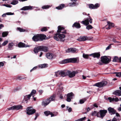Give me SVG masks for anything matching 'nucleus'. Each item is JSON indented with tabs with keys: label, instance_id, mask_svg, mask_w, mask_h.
I'll use <instances>...</instances> for the list:
<instances>
[{
	"label": "nucleus",
	"instance_id": "nucleus-48",
	"mask_svg": "<svg viewBox=\"0 0 121 121\" xmlns=\"http://www.w3.org/2000/svg\"><path fill=\"white\" fill-rule=\"evenodd\" d=\"M66 107L69 112H71L72 111V109L71 108H69L68 106H66Z\"/></svg>",
	"mask_w": 121,
	"mask_h": 121
},
{
	"label": "nucleus",
	"instance_id": "nucleus-45",
	"mask_svg": "<svg viewBox=\"0 0 121 121\" xmlns=\"http://www.w3.org/2000/svg\"><path fill=\"white\" fill-rule=\"evenodd\" d=\"M17 29L20 32H24L26 31V30L20 27H17Z\"/></svg>",
	"mask_w": 121,
	"mask_h": 121
},
{
	"label": "nucleus",
	"instance_id": "nucleus-17",
	"mask_svg": "<svg viewBox=\"0 0 121 121\" xmlns=\"http://www.w3.org/2000/svg\"><path fill=\"white\" fill-rule=\"evenodd\" d=\"M50 103L49 101L47 99H46L43 101L41 104L42 106L45 107Z\"/></svg>",
	"mask_w": 121,
	"mask_h": 121
},
{
	"label": "nucleus",
	"instance_id": "nucleus-46",
	"mask_svg": "<svg viewBox=\"0 0 121 121\" xmlns=\"http://www.w3.org/2000/svg\"><path fill=\"white\" fill-rule=\"evenodd\" d=\"M114 73H116V76L119 77H121V72H115Z\"/></svg>",
	"mask_w": 121,
	"mask_h": 121
},
{
	"label": "nucleus",
	"instance_id": "nucleus-49",
	"mask_svg": "<svg viewBox=\"0 0 121 121\" xmlns=\"http://www.w3.org/2000/svg\"><path fill=\"white\" fill-rule=\"evenodd\" d=\"M8 110H15V107L14 106L12 107L7 108V109Z\"/></svg>",
	"mask_w": 121,
	"mask_h": 121
},
{
	"label": "nucleus",
	"instance_id": "nucleus-23",
	"mask_svg": "<svg viewBox=\"0 0 121 121\" xmlns=\"http://www.w3.org/2000/svg\"><path fill=\"white\" fill-rule=\"evenodd\" d=\"M72 27H75L77 28H79L81 27V26L79 23L76 22L73 24Z\"/></svg>",
	"mask_w": 121,
	"mask_h": 121
},
{
	"label": "nucleus",
	"instance_id": "nucleus-21",
	"mask_svg": "<svg viewBox=\"0 0 121 121\" xmlns=\"http://www.w3.org/2000/svg\"><path fill=\"white\" fill-rule=\"evenodd\" d=\"M41 51H42L44 52H47L48 51V48L47 47L44 46H41Z\"/></svg>",
	"mask_w": 121,
	"mask_h": 121
},
{
	"label": "nucleus",
	"instance_id": "nucleus-8",
	"mask_svg": "<svg viewBox=\"0 0 121 121\" xmlns=\"http://www.w3.org/2000/svg\"><path fill=\"white\" fill-rule=\"evenodd\" d=\"M101 60L103 63L105 64L108 63L110 61L109 58L105 56L101 57Z\"/></svg>",
	"mask_w": 121,
	"mask_h": 121
},
{
	"label": "nucleus",
	"instance_id": "nucleus-61",
	"mask_svg": "<svg viewBox=\"0 0 121 121\" xmlns=\"http://www.w3.org/2000/svg\"><path fill=\"white\" fill-rule=\"evenodd\" d=\"M112 41H113V42H114L115 43L118 42L116 41V39L114 38H113V39L112 40Z\"/></svg>",
	"mask_w": 121,
	"mask_h": 121
},
{
	"label": "nucleus",
	"instance_id": "nucleus-6",
	"mask_svg": "<svg viewBox=\"0 0 121 121\" xmlns=\"http://www.w3.org/2000/svg\"><path fill=\"white\" fill-rule=\"evenodd\" d=\"M107 83V82L106 81H104L95 83L94 85L93 86H97L99 87H101L105 86Z\"/></svg>",
	"mask_w": 121,
	"mask_h": 121
},
{
	"label": "nucleus",
	"instance_id": "nucleus-30",
	"mask_svg": "<svg viewBox=\"0 0 121 121\" xmlns=\"http://www.w3.org/2000/svg\"><path fill=\"white\" fill-rule=\"evenodd\" d=\"M87 37L84 36L82 37H80L79 40L80 41H84L87 40Z\"/></svg>",
	"mask_w": 121,
	"mask_h": 121
},
{
	"label": "nucleus",
	"instance_id": "nucleus-33",
	"mask_svg": "<svg viewBox=\"0 0 121 121\" xmlns=\"http://www.w3.org/2000/svg\"><path fill=\"white\" fill-rule=\"evenodd\" d=\"M47 64H44L40 65H39V67L41 68H43L47 67Z\"/></svg>",
	"mask_w": 121,
	"mask_h": 121
},
{
	"label": "nucleus",
	"instance_id": "nucleus-63",
	"mask_svg": "<svg viewBox=\"0 0 121 121\" xmlns=\"http://www.w3.org/2000/svg\"><path fill=\"white\" fill-rule=\"evenodd\" d=\"M5 6L7 7L11 8L12 7V6L11 5L7 4H6Z\"/></svg>",
	"mask_w": 121,
	"mask_h": 121
},
{
	"label": "nucleus",
	"instance_id": "nucleus-57",
	"mask_svg": "<svg viewBox=\"0 0 121 121\" xmlns=\"http://www.w3.org/2000/svg\"><path fill=\"white\" fill-rule=\"evenodd\" d=\"M113 101L115 102H117L119 101V99L117 97H116L115 98H113Z\"/></svg>",
	"mask_w": 121,
	"mask_h": 121
},
{
	"label": "nucleus",
	"instance_id": "nucleus-56",
	"mask_svg": "<svg viewBox=\"0 0 121 121\" xmlns=\"http://www.w3.org/2000/svg\"><path fill=\"white\" fill-rule=\"evenodd\" d=\"M108 99L109 100L110 102H112V101H113V98H111L109 97L108 98Z\"/></svg>",
	"mask_w": 121,
	"mask_h": 121
},
{
	"label": "nucleus",
	"instance_id": "nucleus-26",
	"mask_svg": "<svg viewBox=\"0 0 121 121\" xmlns=\"http://www.w3.org/2000/svg\"><path fill=\"white\" fill-rule=\"evenodd\" d=\"M78 4L75 2H73L72 3H70L68 4V6L70 7H73L78 5Z\"/></svg>",
	"mask_w": 121,
	"mask_h": 121
},
{
	"label": "nucleus",
	"instance_id": "nucleus-42",
	"mask_svg": "<svg viewBox=\"0 0 121 121\" xmlns=\"http://www.w3.org/2000/svg\"><path fill=\"white\" fill-rule=\"evenodd\" d=\"M51 112L49 111H47L44 112V113L46 116H48L49 114L51 115Z\"/></svg>",
	"mask_w": 121,
	"mask_h": 121
},
{
	"label": "nucleus",
	"instance_id": "nucleus-44",
	"mask_svg": "<svg viewBox=\"0 0 121 121\" xmlns=\"http://www.w3.org/2000/svg\"><path fill=\"white\" fill-rule=\"evenodd\" d=\"M89 24L87 25V26L86 27V29H87L89 30L90 29H92L93 27L92 26L90 25ZM87 26V25H86Z\"/></svg>",
	"mask_w": 121,
	"mask_h": 121
},
{
	"label": "nucleus",
	"instance_id": "nucleus-40",
	"mask_svg": "<svg viewBox=\"0 0 121 121\" xmlns=\"http://www.w3.org/2000/svg\"><path fill=\"white\" fill-rule=\"evenodd\" d=\"M54 74H55V77H56L60 76V71L55 72Z\"/></svg>",
	"mask_w": 121,
	"mask_h": 121
},
{
	"label": "nucleus",
	"instance_id": "nucleus-35",
	"mask_svg": "<svg viewBox=\"0 0 121 121\" xmlns=\"http://www.w3.org/2000/svg\"><path fill=\"white\" fill-rule=\"evenodd\" d=\"M119 60V58L117 56H115L113 58L112 61L114 62H117Z\"/></svg>",
	"mask_w": 121,
	"mask_h": 121
},
{
	"label": "nucleus",
	"instance_id": "nucleus-24",
	"mask_svg": "<svg viewBox=\"0 0 121 121\" xmlns=\"http://www.w3.org/2000/svg\"><path fill=\"white\" fill-rule=\"evenodd\" d=\"M41 46L37 47L35 48L34 49V51L35 53H38L39 51H41Z\"/></svg>",
	"mask_w": 121,
	"mask_h": 121
},
{
	"label": "nucleus",
	"instance_id": "nucleus-58",
	"mask_svg": "<svg viewBox=\"0 0 121 121\" xmlns=\"http://www.w3.org/2000/svg\"><path fill=\"white\" fill-rule=\"evenodd\" d=\"M50 77L51 78H55V74H51L50 75Z\"/></svg>",
	"mask_w": 121,
	"mask_h": 121
},
{
	"label": "nucleus",
	"instance_id": "nucleus-20",
	"mask_svg": "<svg viewBox=\"0 0 121 121\" xmlns=\"http://www.w3.org/2000/svg\"><path fill=\"white\" fill-rule=\"evenodd\" d=\"M108 110L110 113H111V114H115L116 112V111L113 108L111 107H109L108 109Z\"/></svg>",
	"mask_w": 121,
	"mask_h": 121
},
{
	"label": "nucleus",
	"instance_id": "nucleus-37",
	"mask_svg": "<svg viewBox=\"0 0 121 121\" xmlns=\"http://www.w3.org/2000/svg\"><path fill=\"white\" fill-rule=\"evenodd\" d=\"M58 91H62L63 88L62 86V84L61 83H60V85H58Z\"/></svg>",
	"mask_w": 121,
	"mask_h": 121
},
{
	"label": "nucleus",
	"instance_id": "nucleus-15",
	"mask_svg": "<svg viewBox=\"0 0 121 121\" xmlns=\"http://www.w3.org/2000/svg\"><path fill=\"white\" fill-rule=\"evenodd\" d=\"M77 49L75 48H71L65 50L66 52L75 53L76 52Z\"/></svg>",
	"mask_w": 121,
	"mask_h": 121
},
{
	"label": "nucleus",
	"instance_id": "nucleus-5",
	"mask_svg": "<svg viewBox=\"0 0 121 121\" xmlns=\"http://www.w3.org/2000/svg\"><path fill=\"white\" fill-rule=\"evenodd\" d=\"M107 112V110H100L99 112L97 113V117L102 118L106 115Z\"/></svg>",
	"mask_w": 121,
	"mask_h": 121
},
{
	"label": "nucleus",
	"instance_id": "nucleus-64",
	"mask_svg": "<svg viewBox=\"0 0 121 121\" xmlns=\"http://www.w3.org/2000/svg\"><path fill=\"white\" fill-rule=\"evenodd\" d=\"M4 27V26L2 24H0V29H1L2 27Z\"/></svg>",
	"mask_w": 121,
	"mask_h": 121
},
{
	"label": "nucleus",
	"instance_id": "nucleus-11",
	"mask_svg": "<svg viewBox=\"0 0 121 121\" xmlns=\"http://www.w3.org/2000/svg\"><path fill=\"white\" fill-rule=\"evenodd\" d=\"M74 96V95L71 92L68 94L67 95V99L66 100L68 102H70L71 99L73 98V97Z\"/></svg>",
	"mask_w": 121,
	"mask_h": 121
},
{
	"label": "nucleus",
	"instance_id": "nucleus-4",
	"mask_svg": "<svg viewBox=\"0 0 121 121\" xmlns=\"http://www.w3.org/2000/svg\"><path fill=\"white\" fill-rule=\"evenodd\" d=\"M36 93V91H32L30 93L29 95L24 96V100L25 101L26 103H28V100L30 99L31 96L33 95Z\"/></svg>",
	"mask_w": 121,
	"mask_h": 121
},
{
	"label": "nucleus",
	"instance_id": "nucleus-62",
	"mask_svg": "<svg viewBox=\"0 0 121 121\" xmlns=\"http://www.w3.org/2000/svg\"><path fill=\"white\" fill-rule=\"evenodd\" d=\"M37 68V67H34L32 69H31L30 70V72H31L32 71H33L34 70H35Z\"/></svg>",
	"mask_w": 121,
	"mask_h": 121
},
{
	"label": "nucleus",
	"instance_id": "nucleus-28",
	"mask_svg": "<svg viewBox=\"0 0 121 121\" xmlns=\"http://www.w3.org/2000/svg\"><path fill=\"white\" fill-rule=\"evenodd\" d=\"M15 110H19L21 109L22 108V106L21 105H15Z\"/></svg>",
	"mask_w": 121,
	"mask_h": 121
},
{
	"label": "nucleus",
	"instance_id": "nucleus-50",
	"mask_svg": "<svg viewBox=\"0 0 121 121\" xmlns=\"http://www.w3.org/2000/svg\"><path fill=\"white\" fill-rule=\"evenodd\" d=\"M47 30L46 27H43L41 29V31H47Z\"/></svg>",
	"mask_w": 121,
	"mask_h": 121
},
{
	"label": "nucleus",
	"instance_id": "nucleus-3",
	"mask_svg": "<svg viewBox=\"0 0 121 121\" xmlns=\"http://www.w3.org/2000/svg\"><path fill=\"white\" fill-rule=\"evenodd\" d=\"M89 14H88L87 15L88 16V17L86 18L85 20L81 22V23L86 25L89 24V22H90V23H92V19L89 16Z\"/></svg>",
	"mask_w": 121,
	"mask_h": 121
},
{
	"label": "nucleus",
	"instance_id": "nucleus-55",
	"mask_svg": "<svg viewBox=\"0 0 121 121\" xmlns=\"http://www.w3.org/2000/svg\"><path fill=\"white\" fill-rule=\"evenodd\" d=\"M21 88L20 87H18L16 88L15 89L14 91H17V90H21Z\"/></svg>",
	"mask_w": 121,
	"mask_h": 121
},
{
	"label": "nucleus",
	"instance_id": "nucleus-34",
	"mask_svg": "<svg viewBox=\"0 0 121 121\" xmlns=\"http://www.w3.org/2000/svg\"><path fill=\"white\" fill-rule=\"evenodd\" d=\"M18 3V1L17 0H13L10 4L13 5H15L17 4Z\"/></svg>",
	"mask_w": 121,
	"mask_h": 121
},
{
	"label": "nucleus",
	"instance_id": "nucleus-1",
	"mask_svg": "<svg viewBox=\"0 0 121 121\" xmlns=\"http://www.w3.org/2000/svg\"><path fill=\"white\" fill-rule=\"evenodd\" d=\"M58 30L57 32L58 33H56L55 35V36L53 37L54 39L56 41L59 40L58 38L59 39V41L61 42H64L65 39L64 38L65 37V35L63 34H61L60 33L62 34H65L66 32V30H64V28L62 27L61 26H59L58 27Z\"/></svg>",
	"mask_w": 121,
	"mask_h": 121
},
{
	"label": "nucleus",
	"instance_id": "nucleus-31",
	"mask_svg": "<svg viewBox=\"0 0 121 121\" xmlns=\"http://www.w3.org/2000/svg\"><path fill=\"white\" fill-rule=\"evenodd\" d=\"M13 14L14 13H12L11 12H8L6 13H4L2 15V16L3 17H6V15H13Z\"/></svg>",
	"mask_w": 121,
	"mask_h": 121
},
{
	"label": "nucleus",
	"instance_id": "nucleus-36",
	"mask_svg": "<svg viewBox=\"0 0 121 121\" xmlns=\"http://www.w3.org/2000/svg\"><path fill=\"white\" fill-rule=\"evenodd\" d=\"M69 58L67 59H65L62 61L63 64H65L68 63H69Z\"/></svg>",
	"mask_w": 121,
	"mask_h": 121
},
{
	"label": "nucleus",
	"instance_id": "nucleus-43",
	"mask_svg": "<svg viewBox=\"0 0 121 121\" xmlns=\"http://www.w3.org/2000/svg\"><path fill=\"white\" fill-rule=\"evenodd\" d=\"M89 55H87L83 53V56L86 59H88L89 56H90Z\"/></svg>",
	"mask_w": 121,
	"mask_h": 121
},
{
	"label": "nucleus",
	"instance_id": "nucleus-7",
	"mask_svg": "<svg viewBox=\"0 0 121 121\" xmlns=\"http://www.w3.org/2000/svg\"><path fill=\"white\" fill-rule=\"evenodd\" d=\"M26 113L28 115H30L33 114L36 111L35 110L32 108V107H28L27 109Z\"/></svg>",
	"mask_w": 121,
	"mask_h": 121
},
{
	"label": "nucleus",
	"instance_id": "nucleus-18",
	"mask_svg": "<svg viewBox=\"0 0 121 121\" xmlns=\"http://www.w3.org/2000/svg\"><path fill=\"white\" fill-rule=\"evenodd\" d=\"M60 76L64 77L67 75V71H60Z\"/></svg>",
	"mask_w": 121,
	"mask_h": 121
},
{
	"label": "nucleus",
	"instance_id": "nucleus-47",
	"mask_svg": "<svg viewBox=\"0 0 121 121\" xmlns=\"http://www.w3.org/2000/svg\"><path fill=\"white\" fill-rule=\"evenodd\" d=\"M8 40H6L4 41L2 44V45L3 46H4L6 45V44L8 43Z\"/></svg>",
	"mask_w": 121,
	"mask_h": 121
},
{
	"label": "nucleus",
	"instance_id": "nucleus-13",
	"mask_svg": "<svg viewBox=\"0 0 121 121\" xmlns=\"http://www.w3.org/2000/svg\"><path fill=\"white\" fill-rule=\"evenodd\" d=\"M34 8H35L33 6H27L23 7L21 9V10L24 11L28 10H31Z\"/></svg>",
	"mask_w": 121,
	"mask_h": 121
},
{
	"label": "nucleus",
	"instance_id": "nucleus-2",
	"mask_svg": "<svg viewBox=\"0 0 121 121\" xmlns=\"http://www.w3.org/2000/svg\"><path fill=\"white\" fill-rule=\"evenodd\" d=\"M46 37V36L43 34H37L33 36L32 39L34 41H42L43 40L45 39Z\"/></svg>",
	"mask_w": 121,
	"mask_h": 121
},
{
	"label": "nucleus",
	"instance_id": "nucleus-14",
	"mask_svg": "<svg viewBox=\"0 0 121 121\" xmlns=\"http://www.w3.org/2000/svg\"><path fill=\"white\" fill-rule=\"evenodd\" d=\"M89 55L90 56H92L94 58H98L100 56V54L99 52H95L90 54Z\"/></svg>",
	"mask_w": 121,
	"mask_h": 121
},
{
	"label": "nucleus",
	"instance_id": "nucleus-51",
	"mask_svg": "<svg viewBox=\"0 0 121 121\" xmlns=\"http://www.w3.org/2000/svg\"><path fill=\"white\" fill-rule=\"evenodd\" d=\"M97 113H98L96 111H94V112H92L91 113V115L92 116H95L96 115L97 116Z\"/></svg>",
	"mask_w": 121,
	"mask_h": 121
},
{
	"label": "nucleus",
	"instance_id": "nucleus-53",
	"mask_svg": "<svg viewBox=\"0 0 121 121\" xmlns=\"http://www.w3.org/2000/svg\"><path fill=\"white\" fill-rule=\"evenodd\" d=\"M86 119V117H84L80 119H78L79 121H83L85 120Z\"/></svg>",
	"mask_w": 121,
	"mask_h": 121
},
{
	"label": "nucleus",
	"instance_id": "nucleus-41",
	"mask_svg": "<svg viewBox=\"0 0 121 121\" xmlns=\"http://www.w3.org/2000/svg\"><path fill=\"white\" fill-rule=\"evenodd\" d=\"M8 32H3L2 34V35L3 37H5L7 36L8 34Z\"/></svg>",
	"mask_w": 121,
	"mask_h": 121
},
{
	"label": "nucleus",
	"instance_id": "nucleus-9",
	"mask_svg": "<svg viewBox=\"0 0 121 121\" xmlns=\"http://www.w3.org/2000/svg\"><path fill=\"white\" fill-rule=\"evenodd\" d=\"M78 73L77 71H73L71 72L69 70H67V75H68L69 78H72L74 77L75 74Z\"/></svg>",
	"mask_w": 121,
	"mask_h": 121
},
{
	"label": "nucleus",
	"instance_id": "nucleus-27",
	"mask_svg": "<svg viewBox=\"0 0 121 121\" xmlns=\"http://www.w3.org/2000/svg\"><path fill=\"white\" fill-rule=\"evenodd\" d=\"M18 46L19 48L25 47V44L24 43L22 42H20L18 44Z\"/></svg>",
	"mask_w": 121,
	"mask_h": 121
},
{
	"label": "nucleus",
	"instance_id": "nucleus-52",
	"mask_svg": "<svg viewBox=\"0 0 121 121\" xmlns=\"http://www.w3.org/2000/svg\"><path fill=\"white\" fill-rule=\"evenodd\" d=\"M113 44H110L108 46L106 49V50H108L109 49L111 48V45Z\"/></svg>",
	"mask_w": 121,
	"mask_h": 121
},
{
	"label": "nucleus",
	"instance_id": "nucleus-29",
	"mask_svg": "<svg viewBox=\"0 0 121 121\" xmlns=\"http://www.w3.org/2000/svg\"><path fill=\"white\" fill-rule=\"evenodd\" d=\"M113 94L116 95L120 96L121 95V91H114Z\"/></svg>",
	"mask_w": 121,
	"mask_h": 121
},
{
	"label": "nucleus",
	"instance_id": "nucleus-12",
	"mask_svg": "<svg viewBox=\"0 0 121 121\" xmlns=\"http://www.w3.org/2000/svg\"><path fill=\"white\" fill-rule=\"evenodd\" d=\"M46 57L49 59H52L55 57V56L52 53H47L46 55Z\"/></svg>",
	"mask_w": 121,
	"mask_h": 121
},
{
	"label": "nucleus",
	"instance_id": "nucleus-10",
	"mask_svg": "<svg viewBox=\"0 0 121 121\" xmlns=\"http://www.w3.org/2000/svg\"><path fill=\"white\" fill-rule=\"evenodd\" d=\"M100 6V4L98 3L96 4L95 5L91 4L89 5V7L90 9H97Z\"/></svg>",
	"mask_w": 121,
	"mask_h": 121
},
{
	"label": "nucleus",
	"instance_id": "nucleus-59",
	"mask_svg": "<svg viewBox=\"0 0 121 121\" xmlns=\"http://www.w3.org/2000/svg\"><path fill=\"white\" fill-rule=\"evenodd\" d=\"M117 120V119L114 117L112 120V121H111L110 120H108L107 121H116Z\"/></svg>",
	"mask_w": 121,
	"mask_h": 121
},
{
	"label": "nucleus",
	"instance_id": "nucleus-39",
	"mask_svg": "<svg viewBox=\"0 0 121 121\" xmlns=\"http://www.w3.org/2000/svg\"><path fill=\"white\" fill-rule=\"evenodd\" d=\"M51 6L48 5H44L42 6V8L43 9H48Z\"/></svg>",
	"mask_w": 121,
	"mask_h": 121
},
{
	"label": "nucleus",
	"instance_id": "nucleus-60",
	"mask_svg": "<svg viewBox=\"0 0 121 121\" xmlns=\"http://www.w3.org/2000/svg\"><path fill=\"white\" fill-rule=\"evenodd\" d=\"M4 63L2 62H0V68L1 67V66H2L4 65Z\"/></svg>",
	"mask_w": 121,
	"mask_h": 121
},
{
	"label": "nucleus",
	"instance_id": "nucleus-38",
	"mask_svg": "<svg viewBox=\"0 0 121 121\" xmlns=\"http://www.w3.org/2000/svg\"><path fill=\"white\" fill-rule=\"evenodd\" d=\"M58 114V112H54L53 113L51 112V117H53L57 116Z\"/></svg>",
	"mask_w": 121,
	"mask_h": 121
},
{
	"label": "nucleus",
	"instance_id": "nucleus-32",
	"mask_svg": "<svg viewBox=\"0 0 121 121\" xmlns=\"http://www.w3.org/2000/svg\"><path fill=\"white\" fill-rule=\"evenodd\" d=\"M65 6L64 4H62L60 5L59 6L56 7V8L57 9L60 10L63 8Z\"/></svg>",
	"mask_w": 121,
	"mask_h": 121
},
{
	"label": "nucleus",
	"instance_id": "nucleus-19",
	"mask_svg": "<svg viewBox=\"0 0 121 121\" xmlns=\"http://www.w3.org/2000/svg\"><path fill=\"white\" fill-rule=\"evenodd\" d=\"M56 95H55L53 94L49 98H47L48 100L49 101L50 103L51 101H55V98Z\"/></svg>",
	"mask_w": 121,
	"mask_h": 121
},
{
	"label": "nucleus",
	"instance_id": "nucleus-22",
	"mask_svg": "<svg viewBox=\"0 0 121 121\" xmlns=\"http://www.w3.org/2000/svg\"><path fill=\"white\" fill-rule=\"evenodd\" d=\"M14 43H9L8 46V47L7 49L8 50H11L13 49V47L14 45Z\"/></svg>",
	"mask_w": 121,
	"mask_h": 121
},
{
	"label": "nucleus",
	"instance_id": "nucleus-25",
	"mask_svg": "<svg viewBox=\"0 0 121 121\" xmlns=\"http://www.w3.org/2000/svg\"><path fill=\"white\" fill-rule=\"evenodd\" d=\"M77 61L76 58H69V62L71 63H75Z\"/></svg>",
	"mask_w": 121,
	"mask_h": 121
},
{
	"label": "nucleus",
	"instance_id": "nucleus-16",
	"mask_svg": "<svg viewBox=\"0 0 121 121\" xmlns=\"http://www.w3.org/2000/svg\"><path fill=\"white\" fill-rule=\"evenodd\" d=\"M107 25H108V27H106V28L108 30H109L111 29L112 28L114 27V24L113 23L110 22L109 21H108L107 22Z\"/></svg>",
	"mask_w": 121,
	"mask_h": 121
},
{
	"label": "nucleus",
	"instance_id": "nucleus-54",
	"mask_svg": "<svg viewBox=\"0 0 121 121\" xmlns=\"http://www.w3.org/2000/svg\"><path fill=\"white\" fill-rule=\"evenodd\" d=\"M86 100L85 99L84 100L82 99L80 100V104H82L84 103V102Z\"/></svg>",
	"mask_w": 121,
	"mask_h": 121
}]
</instances>
